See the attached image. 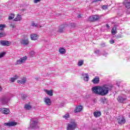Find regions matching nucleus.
Masks as SVG:
<instances>
[{"instance_id": "6", "label": "nucleus", "mask_w": 130, "mask_h": 130, "mask_svg": "<svg viewBox=\"0 0 130 130\" xmlns=\"http://www.w3.org/2000/svg\"><path fill=\"white\" fill-rule=\"evenodd\" d=\"M0 112L3 114H10V109L9 108H0Z\"/></svg>"}, {"instance_id": "7", "label": "nucleus", "mask_w": 130, "mask_h": 130, "mask_svg": "<svg viewBox=\"0 0 130 130\" xmlns=\"http://www.w3.org/2000/svg\"><path fill=\"white\" fill-rule=\"evenodd\" d=\"M0 44L2 46H9L11 43L9 41H0Z\"/></svg>"}, {"instance_id": "45", "label": "nucleus", "mask_w": 130, "mask_h": 130, "mask_svg": "<svg viewBox=\"0 0 130 130\" xmlns=\"http://www.w3.org/2000/svg\"><path fill=\"white\" fill-rule=\"evenodd\" d=\"M36 121H34V123H36Z\"/></svg>"}, {"instance_id": "22", "label": "nucleus", "mask_w": 130, "mask_h": 130, "mask_svg": "<svg viewBox=\"0 0 130 130\" xmlns=\"http://www.w3.org/2000/svg\"><path fill=\"white\" fill-rule=\"evenodd\" d=\"M84 64V60H79L78 62V67H82Z\"/></svg>"}, {"instance_id": "27", "label": "nucleus", "mask_w": 130, "mask_h": 130, "mask_svg": "<svg viewBox=\"0 0 130 130\" xmlns=\"http://www.w3.org/2000/svg\"><path fill=\"white\" fill-rule=\"evenodd\" d=\"M84 80L86 82H88V81H89V75H88V74H86V77L84 78Z\"/></svg>"}, {"instance_id": "21", "label": "nucleus", "mask_w": 130, "mask_h": 130, "mask_svg": "<svg viewBox=\"0 0 130 130\" xmlns=\"http://www.w3.org/2000/svg\"><path fill=\"white\" fill-rule=\"evenodd\" d=\"M15 18V14L11 13L9 14L8 17V20H13Z\"/></svg>"}, {"instance_id": "38", "label": "nucleus", "mask_w": 130, "mask_h": 130, "mask_svg": "<svg viewBox=\"0 0 130 130\" xmlns=\"http://www.w3.org/2000/svg\"><path fill=\"white\" fill-rule=\"evenodd\" d=\"M32 26H33V27H37V24H36L35 23L33 22L32 23Z\"/></svg>"}, {"instance_id": "47", "label": "nucleus", "mask_w": 130, "mask_h": 130, "mask_svg": "<svg viewBox=\"0 0 130 130\" xmlns=\"http://www.w3.org/2000/svg\"><path fill=\"white\" fill-rule=\"evenodd\" d=\"M36 123H37V122H36Z\"/></svg>"}, {"instance_id": "9", "label": "nucleus", "mask_w": 130, "mask_h": 130, "mask_svg": "<svg viewBox=\"0 0 130 130\" xmlns=\"http://www.w3.org/2000/svg\"><path fill=\"white\" fill-rule=\"evenodd\" d=\"M20 43L22 45H28V44H29V40L28 39H21L20 40Z\"/></svg>"}, {"instance_id": "25", "label": "nucleus", "mask_w": 130, "mask_h": 130, "mask_svg": "<svg viewBox=\"0 0 130 130\" xmlns=\"http://www.w3.org/2000/svg\"><path fill=\"white\" fill-rule=\"evenodd\" d=\"M28 98V96L26 94H22L21 95V99L22 100H26Z\"/></svg>"}, {"instance_id": "26", "label": "nucleus", "mask_w": 130, "mask_h": 130, "mask_svg": "<svg viewBox=\"0 0 130 130\" xmlns=\"http://www.w3.org/2000/svg\"><path fill=\"white\" fill-rule=\"evenodd\" d=\"M4 28H6V24H0V30H4Z\"/></svg>"}, {"instance_id": "4", "label": "nucleus", "mask_w": 130, "mask_h": 130, "mask_svg": "<svg viewBox=\"0 0 130 130\" xmlns=\"http://www.w3.org/2000/svg\"><path fill=\"white\" fill-rule=\"evenodd\" d=\"M117 121L118 124H124L126 122V120H125V118L124 117H119L117 118Z\"/></svg>"}, {"instance_id": "40", "label": "nucleus", "mask_w": 130, "mask_h": 130, "mask_svg": "<svg viewBox=\"0 0 130 130\" xmlns=\"http://www.w3.org/2000/svg\"><path fill=\"white\" fill-rule=\"evenodd\" d=\"M5 34H3V33H0V37H4V35Z\"/></svg>"}, {"instance_id": "16", "label": "nucleus", "mask_w": 130, "mask_h": 130, "mask_svg": "<svg viewBox=\"0 0 130 130\" xmlns=\"http://www.w3.org/2000/svg\"><path fill=\"white\" fill-rule=\"evenodd\" d=\"M93 115L94 117H100V116H101V112H99L98 111L94 112Z\"/></svg>"}, {"instance_id": "39", "label": "nucleus", "mask_w": 130, "mask_h": 130, "mask_svg": "<svg viewBox=\"0 0 130 130\" xmlns=\"http://www.w3.org/2000/svg\"><path fill=\"white\" fill-rule=\"evenodd\" d=\"M106 26L107 28V29H109L110 28V26L108 24H106Z\"/></svg>"}, {"instance_id": "23", "label": "nucleus", "mask_w": 130, "mask_h": 130, "mask_svg": "<svg viewBox=\"0 0 130 130\" xmlns=\"http://www.w3.org/2000/svg\"><path fill=\"white\" fill-rule=\"evenodd\" d=\"M24 108H25L26 110H30V109L32 108V107L29 105H25L24 106Z\"/></svg>"}, {"instance_id": "28", "label": "nucleus", "mask_w": 130, "mask_h": 130, "mask_svg": "<svg viewBox=\"0 0 130 130\" xmlns=\"http://www.w3.org/2000/svg\"><path fill=\"white\" fill-rule=\"evenodd\" d=\"M63 118H66V119H67V118H69V117H70V114H66L63 116Z\"/></svg>"}, {"instance_id": "43", "label": "nucleus", "mask_w": 130, "mask_h": 130, "mask_svg": "<svg viewBox=\"0 0 130 130\" xmlns=\"http://www.w3.org/2000/svg\"><path fill=\"white\" fill-rule=\"evenodd\" d=\"M95 53H97L98 52H99V50L95 51Z\"/></svg>"}, {"instance_id": "35", "label": "nucleus", "mask_w": 130, "mask_h": 130, "mask_svg": "<svg viewBox=\"0 0 130 130\" xmlns=\"http://www.w3.org/2000/svg\"><path fill=\"white\" fill-rule=\"evenodd\" d=\"M11 81L12 83H14V82H15V81H16V79H14V78H11Z\"/></svg>"}, {"instance_id": "17", "label": "nucleus", "mask_w": 130, "mask_h": 130, "mask_svg": "<svg viewBox=\"0 0 130 130\" xmlns=\"http://www.w3.org/2000/svg\"><path fill=\"white\" fill-rule=\"evenodd\" d=\"M21 20H22V16L19 14H18L16 16V18H15L14 19V21H15V22H19V21H21Z\"/></svg>"}, {"instance_id": "37", "label": "nucleus", "mask_w": 130, "mask_h": 130, "mask_svg": "<svg viewBox=\"0 0 130 130\" xmlns=\"http://www.w3.org/2000/svg\"><path fill=\"white\" fill-rule=\"evenodd\" d=\"M114 40H110V43L111 44H113V43H114Z\"/></svg>"}, {"instance_id": "46", "label": "nucleus", "mask_w": 130, "mask_h": 130, "mask_svg": "<svg viewBox=\"0 0 130 130\" xmlns=\"http://www.w3.org/2000/svg\"><path fill=\"white\" fill-rule=\"evenodd\" d=\"M96 1H98V2H99L100 1H101V0H96Z\"/></svg>"}, {"instance_id": "11", "label": "nucleus", "mask_w": 130, "mask_h": 130, "mask_svg": "<svg viewBox=\"0 0 130 130\" xmlns=\"http://www.w3.org/2000/svg\"><path fill=\"white\" fill-rule=\"evenodd\" d=\"M126 100V98H123L122 96H118L117 99V100L119 103H124V101H125Z\"/></svg>"}, {"instance_id": "18", "label": "nucleus", "mask_w": 130, "mask_h": 130, "mask_svg": "<svg viewBox=\"0 0 130 130\" xmlns=\"http://www.w3.org/2000/svg\"><path fill=\"white\" fill-rule=\"evenodd\" d=\"M30 37L31 40H37L38 39V36L36 34L31 35Z\"/></svg>"}, {"instance_id": "10", "label": "nucleus", "mask_w": 130, "mask_h": 130, "mask_svg": "<svg viewBox=\"0 0 130 130\" xmlns=\"http://www.w3.org/2000/svg\"><path fill=\"white\" fill-rule=\"evenodd\" d=\"M92 82L93 84H99L100 78H99V77L96 76L92 79Z\"/></svg>"}, {"instance_id": "42", "label": "nucleus", "mask_w": 130, "mask_h": 130, "mask_svg": "<svg viewBox=\"0 0 130 130\" xmlns=\"http://www.w3.org/2000/svg\"><path fill=\"white\" fill-rule=\"evenodd\" d=\"M2 90H3V88L2 87V86H0V92H2Z\"/></svg>"}, {"instance_id": "33", "label": "nucleus", "mask_w": 130, "mask_h": 130, "mask_svg": "<svg viewBox=\"0 0 130 130\" xmlns=\"http://www.w3.org/2000/svg\"><path fill=\"white\" fill-rule=\"evenodd\" d=\"M102 8L103 10H107V6L106 5H103Z\"/></svg>"}, {"instance_id": "20", "label": "nucleus", "mask_w": 130, "mask_h": 130, "mask_svg": "<svg viewBox=\"0 0 130 130\" xmlns=\"http://www.w3.org/2000/svg\"><path fill=\"white\" fill-rule=\"evenodd\" d=\"M66 49H64L63 48H60L59 49V52L61 53V54H64L66 53Z\"/></svg>"}, {"instance_id": "14", "label": "nucleus", "mask_w": 130, "mask_h": 130, "mask_svg": "<svg viewBox=\"0 0 130 130\" xmlns=\"http://www.w3.org/2000/svg\"><path fill=\"white\" fill-rule=\"evenodd\" d=\"M44 91L46 92L49 96H53V91L52 90H48L47 89H44Z\"/></svg>"}, {"instance_id": "3", "label": "nucleus", "mask_w": 130, "mask_h": 130, "mask_svg": "<svg viewBox=\"0 0 130 130\" xmlns=\"http://www.w3.org/2000/svg\"><path fill=\"white\" fill-rule=\"evenodd\" d=\"M100 20V16L98 15H92L88 18L89 22H97Z\"/></svg>"}, {"instance_id": "1", "label": "nucleus", "mask_w": 130, "mask_h": 130, "mask_svg": "<svg viewBox=\"0 0 130 130\" xmlns=\"http://www.w3.org/2000/svg\"><path fill=\"white\" fill-rule=\"evenodd\" d=\"M113 86L112 85H104L103 86H94L91 88V91L96 95H101V96H105L109 93V91L112 90Z\"/></svg>"}, {"instance_id": "19", "label": "nucleus", "mask_w": 130, "mask_h": 130, "mask_svg": "<svg viewBox=\"0 0 130 130\" xmlns=\"http://www.w3.org/2000/svg\"><path fill=\"white\" fill-rule=\"evenodd\" d=\"M124 5H125V8L126 9H129L130 8V2H127L126 1H124L123 2Z\"/></svg>"}, {"instance_id": "13", "label": "nucleus", "mask_w": 130, "mask_h": 130, "mask_svg": "<svg viewBox=\"0 0 130 130\" xmlns=\"http://www.w3.org/2000/svg\"><path fill=\"white\" fill-rule=\"evenodd\" d=\"M83 110V107L82 106H78L74 110V112L77 113L78 112H81V111Z\"/></svg>"}, {"instance_id": "31", "label": "nucleus", "mask_w": 130, "mask_h": 130, "mask_svg": "<svg viewBox=\"0 0 130 130\" xmlns=\"http://www.w3.org/2000/svg\"><path fill=\"white\" fill-rule=\"evenodd\" d=\"M6 54V53L3 52V53H0V58L2 57H4V55Z\"/></svg>"}, {"instance_id": "24", "label": "nucleus", "mask_w": 130, "mask_h": 130, "mask_svg": "<svg viewBox=\"0 0 130 130\" xmlns=\"http://www.w3.org/2000/svg\"><path fill=\"white\" fill-rule=\"evenodd\" d=\"M111 33L113 35H115V34H116V28H112Z\"/></svg>"}, {"instance_id": "36", "label": "nucleus", "mask_w": 130, "mask_h": 130, "mask_svg": "<svg viewBox=\"0 0 130 130\" xmlns=\"http://www.w3.org/2000/svg\"><path fill=\"white\" fill-rule=\"evenodd\" d=\"M19 78H20V76H18L17 75H15L14 78L15 79V80H17V79H19Z\"/></svg>"}, {"instance_id": "15", "label": "nucleus", "mask_w": 130, "mask_h": 130, "mask_svg": "<svg viewBox=\"0 0 130 130\" xmlns=\"http://www.w3.org/2000/svg\"><path fill=\"white\" fill-rule=\"evenodd\" d=\"M27 82V78L23 77L21 80H17V83L20 84H25Z\"/></svg>"}, {"instance_id": "34", "label": "nucleus", "mask_w": 130, "mask_h": 130, "mask_svg": "<svg viewBox=\"0 0 130 130\" xmlns=\"http://www.w3.org/2000/svg\"><path fill=\"white\" fill-rule=\"evenodd\" d=\"M41 0H34V4H37V3H40Z\"/></svg>"}, {"instance_id": "12", "label": "nucleus", "mask_w": 130, "mask_h": 130, "mask_svg": "<svg viewBox=\"0 0 130 130\" xmlns=\"http://www.w3.org/2000/svg\"><path fill=\"white\" fill-rule=\"evenodd\" d=\"M44 102L49 106L51 105V100L48 98H46L44 99Z\"/></svg>"}, {"instance_id": "2", "label": "nucleus", "mask_w": 130, "mask_h": 130, "mask_svg": "<svg viewBox=\"0 0 130 130\" xmlns=\"http://www.w3.org/2000/svg\"><path fill=\"white\" fill-rule=\"evenodd\" d=\"M77 128V123L73 121L67 124V130H75Z\"/></svg>"}, {"instance_id": "5", "label": "nucleus", "mask_w": 130, "mask_h": 130, "mask_svg": "<svg viewBox=\"0 0 130 130\" xmlns=\"http://www.w3.org/2000/svg\"><path fill=\"white\" fill-rule=\"evenodd\" d=\"M18 124V122L15 121H11L7 123H5L4 125L5 126H9L11 127V126H15V125H17Z\"/></svg>"}, {"instance_id": "32", "label": "nucleus", "mask_w": 130, "mask_h": 130, "mask_svg": "<svg viewBox=\"0 0 130 130\" xmlns=\"http://www.w3.org/2000/svg\"><path fill=\"white\" fill-rule=\"evenodd\" d=\"M122 36L121 35H118L116 36V39H119L120 38H122Z\"/></svg>"}, {"instance_id": "29", "label": "nucleus", "mask_w": 130, "mask_h": 130, "mask_svg": "<svg viewBox=\"0 0 130 130\" xmlns=\"http://www.w3.org/2000/svg\"><path fill=\"white\" fill-rule=\"evenodd\" d=\"M10 26L11 27V28H16V24H15L14 23H11L10 24Z\"/></svg>"}, {"instance_id": "41", "label": "nucleus", "mask_w": 130, "mask_h": 130, "mask_svg": "<svg viewBox=\"0 0 130 130\" xmlns=\"http://www.w3.org/2000/svg\"><path fill=\"white\" fill-rule=\"evenodd\" d=\"M5 100H6L5 98H3V99H1V101H2V103H4V101H5Z\"/></svg>"}, {"instance_id": "8", "label": "nucleus", "mask_w": 130, "mask_h": 130, "mask_svg": "<svg viewBox=\"0 0 130 130\" xmlns=\"http://www.w3.org/2000/svg\"><path fill=\"white\" fill-rule=\"evenodd\" d=\"M27 60V56H24L22 58H21L20 59L17 60V64H21L23 63V62H25Z\"/></svg>"}, {"instance_id": "44", "label": "nucleus", "mask_w": 130, "mask_h": 130, "mask_svg": "<svg viewBox=\"0 0 130 130\" xmlns=\"http://www.w3.org/2000/svg\"><path fill=\"white\" fill-rule=\"evenodd\" d=\"M78 18H81V15H78Z\"/></svg>"}, {"instance_id": "30", "label": "nucleus", "mask_w": 130, "mask_h": 130, "mask_svg": "<svg viewBox=\"0 0 130 130\" xmlns=\"http://www.w3.org/2000/svg\"><path fill=\"white\" fill-rule=\"evenodd\" d=\"M63 29H64L63 27L59 29V30H58V32H59V33H62V32H63Z\"/></svg>"}]
</instances>
